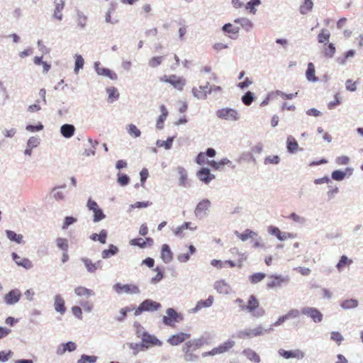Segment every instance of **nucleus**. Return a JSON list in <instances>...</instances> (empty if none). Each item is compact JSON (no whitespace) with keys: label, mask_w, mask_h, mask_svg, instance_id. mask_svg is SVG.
Here are the masks:
<instances>
[{"label":"nucleus","mask_w":363,"mask_h":363,"mask_svg":"<svg viewBox=\"0 0 363 363\" xmlns=\"http://www.w3.org/2000/svg\"><path fill=\"white\" fill-rule=\"evenodd\" d=\"M75 294L79 296L89 297L93 295V291L91 289H86L84 286H77L74 289Z\"/></svg>","instance_id":"obj_42"},{"label":"nucleus","mask_w":363,"mask_h":363,"mask_svg":"<svg viewBox=\"0 0 363 363\" xmlns=\"http://www.w3.org/2000/svg\"><path fill=\"white\" fill-rule=\"evenodd\" d=\"M84 61L81 55H77L75 59L74 71L78 72L79 69L83 67Z\"/></svg>","instance_id":"obj_62"},{"label":"nucleus","mask_w":363,"mask_h":363,"mask_svg":"<svg viewBox=\"0 0 363 363\" xmlns=\"http://www.w3.org/2000/svg\"><path fill=\"white\" fill-rule=\"evenodd\" d=\"M128 133L135 137L138 138L140 135V130L133 124H130L128 127Z\"/></svg>","instance_id":"obj_56"},{"label":"nucleus","mask_w":363,"mask_h":363,"mask_svg":"<svg viewBox=\"0 0 363 363\" xmlns=\"http://www.w3.org/2000/svg\"><path fill=\"white\" fill-rule=\"evenodd\" d=\"M167 316H164L162 318L163 323L167 325L174 327V323L182 319L180 315L173 308H168L167 310Z\"/></svg>","instance_id":"obj_9"},{"label":"nucleus","mask_w":363,"mask_h":363,"mask_svg":"<svg viewBox=\"0 0 363 363\" xmlns=\"http://www.w3.org/2000/svg\"><path fill=\"white\" fill-rule=\"evenodd\" d=\"M315 70L314 65L312 62H309L308 64V68L306 73L307 79L311 82L317 81L318 78L315 77Z\"/></svg>","instance_id":"obj_35"},{"label":"nucleus","mask_w":363,"mask_h":363,"mask_svg":"<svg viewBox=\"0 0 363 363\" xmlns=\"http://www.w3.org/2000/svg\"><path fill=\"white\" fill-rule=\"evenodd\" d=\"M254 100L253 94L251 91H247L242 97V103L246 105L249 106L252 104V102Z\"/></svg>","instance_id":"obj_55"},{"label":"nucleus","mask_w":363,"mask_h":363,"mask_svg":"<svg viewBox=\"0 0 363 363\" xmlns=\"http://www.w3.org/2000/svg\"><path fill=\"white\" fill-rule=\"evenodd\" d=\"M118 251V249L116 246L111 245L108 249L102 251L101 255L104 259H106L116 255Z\"/></svg>","instance_id":"obj_44"},{"label":"nucleus","mask_w":363,"mask_h":363,"mask_svg":"<svg viewBox=\"0 0 363 363\" xmlns=\"http://www.w3.org/2000/svg\"><path fill=\"white\" fill-rule=\"evenodd\" d=\"M235 233L242 241H246L247 239L252 238L254 236L257 235V233L255 232L250 229L245 230L242 233H240L237 231Z\"/></svg>","instance_id":"obj_37"},{"label":"nucleus","mask_w":363,"mask_h":363,"mask_svg":"<svg viewBox=\"0 0 363 363\" xmlns=\"http://www.w3.org/2000/svg\"><path fill=\"white\" fill-rule=\"evenodd\" d=\"M190 337L191 335L189 333L181 332L169 337L167 342L172 346H176L185 342Z\"/></svg>","instance_id":"obj_13"},{"label":"nucleus","mask_w":363,"mask_h":363,"mask_svg":"<svg viewBox=\"0 0 363 363\" xmlns=\"http://www.w3.org/2000/svg\"><path fill=\"white\" fill-rule=\"evenodd\" d=\"M242 311H245L254 318H260L265 314V310L261 306L259 299L252 294L245 305L240 306Z\"/></svg>","instance_id":"obj_1"},{"label":"nucleus","mask_w":363,"mask_h":363,"mask_svg":"<svg viewBox=\"0 0 363 363\" xmlns=\"http://www.w3.org/2000/svg\"><path fill=\"white\" fill-rule=\"evenodd\" d=\"M6 234L7 238L11 241H15L17 243H21L22 242L23 236L21 235L16 234L14 231L7 230H6Z\"/></svg>","instance_id":"obj_48"},{"label":"nucleus","mask_w":363,"mask_h":363,"mask_svg":"<svg viewBox=\"0 0 363 363\" xmlns=\"http://www.w3.org/2000/svg\"><path fill=\"white\" fill-rule=\"evenodd\" d=\"M75 132V128L71 124H64L60 128L61 134L66 138L72 137Z\"/></svg>","instance_id":"obj_31"},{"label":"nucleus","mask_w":363,"mask_h":363,"mask_svg":"<svg viewBox=\"0 0 363 363\" xmlns=\"http://www.w3.org/2000/svg\"><path fill=\"white\" fill-rule=\"evenodd\" d=\"M211 206V202L208 199H203L200 201L194 211L195 215L196 217L201 218L204 215L206 214L207 211L208 210Z\"/></svg>","instance_id":"obj_17"},{"label":"nucleus","mask_w":363,"mask_h":363,"mask_svg":"<svg viewBox=\"0 0 363 363\" xmlns=\"http://www.w3.org/2000/svg\"><path fill=\"white\" fill-rule=\"evenodd\" d=\"M21 292L18 289H13L10 291L4 296L5 302L9 305H12L17 303L21 298Z\"/></svg>","instance_id":"obj_19"},{"label":"nucleus","mask_w":363,"mask_h":363,"mask_svg":"<svg viewBox=\"0 0 363 363\" xmlns=\"http://www.w3.org/2000/svg\"><path fill=\"white\" fill-rule=\"evenodd\" d=\"M113 289L117 294H137L140 293L139 287L135 284H121L119 283L113 286Z\"/></svg>","instance_id":"obj_8"},{"label":"nucleus","mask_w":363,"mask_h":363,"mask_svg":"<svg viewBox=\"0 0 363 363\" xmlns=\"http://www.w3.org/2000/svg\"><path fill=\"white\" fill-rule=\"evenodd\" d=\"M162 56L153 57L149 60L148 64L151 67H156L162 63Z\"/></svg>","instance_id":"obj_57"},{"label":"nucleus","mask_w":363,"mask_h":363,"mask_svg":"<svg viewBox=\"0 0 363 363\" xmlns=\"http://www.w3.org/2000/svg\"><path fill=\"white\" fill-rule=\"evenodd\" d=\"M76 344L73 342H68L61 345L57 351V354H63L66 351L72 352L76 350Z\"/></svg>","instance_id":"obj_33"},{"label":"nucleus","mask_w":363,"mask_h":363,"mask_svg":"<svg viewBox=\"0 0 363 363\" xmlns=\"http://www.w3.org/2000/svg\"><path fill=\"white\" fill-rule=\"evenodd\" d=\"M160 81L172 84L176 89L182 91L186 84L184 79L175 74L170 76L164 75L160 78Z\"/></svg>","instance_id":"obj_7"},{"label":"nucleus","mask_w":363,"mask_h":363,"mask_svg":"<svg viewBox=\"0 0 363 363\" xmlns=\"http://www.w3.org/2000/svg\"><path fill=\"white\" fill-rule=\"evenodd\" d=\"M313 3L312 0H304L303 4L300 6V12L302 14H306L313 9Z\"/></svg>","instance_id":"obj_46"},{"label":"nucleus","mask_w":363,"mask_h":363,"mask_svg":"<svg viewBox=\"0 0 363 363\" xmlns=\"http://www.w3.org/2000/svg\"><path fill=\"white\" fill-rule=\"evenodd\" d=\"M213 296H210L205 301H199L195 308V310L198 311L201 309L202 308L205 307H209L213 304Z\"/></svg>","instance_id":"obj_49"},{"label":"nucleus","mask_w":363,"mask_h":363,"mask_svg":"<svg viewBox=\"0 0 363 363\" xmlns=\"http://www.w3.org/2000/svg\"><path fill=\"white\" fill-rule=\"evenodd\" d=\"M11 256H12V258L14 260V262L18 266H21L27 269L32 268L33 264H32L31 261L30 259H28V258H21L16 252H13Z\"/></svg>","instance_id":"obj_20"},{"label":"nucleus","mask_w":363,"mask_h":363,"mask_svg":"<svg viewBox=\"0 0 363 363\" xmlns=\"http://www.w3.org/2000/svg\"><path fill=\"white\" fill-rule=\"evenodd\" d=\"M243 354L252 362L255 363H259L260 362L259 356L251 349L245 350L243 351Z\"/></svg>","instance_id":"obj_39"},{"label":"nucleus","mask_w":363,"mask_h":363,"mask_svg":"<svg viewBox=\"0 0 363 363\" xmlns=\"http://www.w3.org/2000/svg\"><path fill=\"white\" fill-rule=\"evenodd\" d=\"M352 263V260L349 259L347 256L345 255H342L338 263L336 265V267L337 269V270L339 272H341L342 270H343V269L346 267V266H349Z\"/></svg>","instance_id":"obj_36"},{"label":"nucleus","mask_w":363,"mask_h":363,"mask_svg":"<svg viewBox=\"0 0 363 363\" xmlns=\"http://www.w3.org/2000/svg\"><path fill=\"white\" fill-rule=\"evenodd\" d=\"M65 0H55V9L53 16L54 17L58 20L62 21L63 18L62 11L65 7Z\"/></svg>","instance_id":"obj_21"},{"label":"nucleus","mask_w":363,"mask_h":363,"mask_svg":"<svg viewBox=\"0 0 363 363\" xmlns=\"http://www.w3.org/2000/svg\"><path fill=\"white\" fill-rule=\"evenodd\" d=\"M279 354L285 359L296 358L301 359L304 357V352L300 350L286 351L283 349H280Z\"/></svg>","instance_id":"obj_16"},{"label":"nucleus","mask_w":363,"mask_h":363,"mask_svg":"<svg viewBox=\"0 0 363 363\" xmlns=\"http://www.w3.org/2000/svg\"><path fill=\"white\" fill-rule=\"evenodd\" d=\"M352 173V169L347 168L345 172L340 170H335L332 173V178L335 181H342L345 179L347 174L349 176Z\"/></svg>","instance_id":"obj_32"},{"label":"nucleus","mask_w":363,"mask_h":363,"mask_svg":"<svg viewBox=\"0 0 363 363\" xmlns=\"http://www.w3.org/2000/svg\"><path fill=\"white\" fill-rule=\"evenodd\" d=\"M108 93V101L113 103L119 98V93L115 87H109L106 89Z\"/></svg>","instance_id":"obj_40"},{"label":"nucleus","mask_w":363,"mask_h":363,"mask_svg":"<svg viewBox=\"0 0 363 363\" xmlns=\"http://www.w3.org/2000/svg\"><path fill=\"white\" fill-rule=\"evenodd\" d=\"M173 143V138H168L167 140H159L157 144L160 147H164L165 149H170Z\"/></svg>","instance_id":"obj_58"},{"label":"nucleus","mask_w":363,"mask_h":363,"mask_svg":"<svg viewBox=\"0 0 363 363\" xmlns=\"http://www.w3.org/2000/svg\"><path fill=\"white\" fill-rule=\"evenodd\" d=\"M206 157H207L204 152H200L196 158V162L200 165L207 164L216 170L219 169L222 166L230 162L228 159H223L219 162H216L215 160H208Z\"/></svg>","instance_id":"obj_4"},{"label":"nucleus","mask_w":363,"mask_h":363,"mask_svg":"<svg viewBox=\"0 0 363 363\" xmlns=\"http://www.w3.org/2000/svg\"><path fill=\"white\" fill-rule=\"evenodd\" d=\"M161 258L165 263L170 262L173 259V254L168 245L164 244L161 250Z\"/></svg>","instance_id":"obj_27"},{"label":"nucleus","mask_w":363,"mask_h":363,"mask_svg":"<svg viewBox=\"0 0 363 363\" xmlns=\"http://www.w3.org/2000/svg\"><path fill=\"white\" fill-rule=\"evenodd\" d=\"M195 252V247L191 245L189 246V252L179 255L178 260L181 262H186L190 259V255H194Z\"/></svg>","instance_id":"obj_38"},{"label":"nucleus","mask_w":363,"mask_h":363,"mask_svg":"<svg viewBox=\"0 0 363 363\" xmlns=\"http://www.w3.org/2000/svg\"><path fill=\"white\" fill-rule=\"evenodd\" d=\"M223 30L229 33L231 38L235 39L238 35L240 28L234 26L231 23H226L223 26Z\"/></svg>","instance_id":"obj_30"},{"label":"nucleus","mask_w":363,"mask_h":363,"mask_svg":"<svg viewBox=\"0 0 363 363\" xmlns=\"http://www.w3.org/2000/svg\"><path fill=\"white\" fill-rule=\"evenodd\" d=\"M97 357L96 356H89L83 354L81 358L78 360L77 363H95Z\"/></svg>","instance_id":"obj_53"},{"label":"nucleus","mask_w":363,"mask_h":363,"mask_svg":"<svg viewBox=\"0 0 363 363\" xmlns=\"http://www.w3.org/2000/svg\"><path fill=\"white\" fill-rule=\"evenodd\" d=\"M234 22L235 23H240L242 28L246 30H249L252 28V23L246 18H236Z\"/></svg>","instance_id":"obj_45"},{"label":"nucleus","mask_w":363,"mask_h":363,"mask_svg":"<svg viewBox=\"0 0 363 363\" xmlns=\"http://www.w3.org/2000/svg\"><path fill=\"white\" fill-rule=\"evenodd\" d=\"M203 342L201 339H195L186 342L182 346L184 359L186 362H195L198 359V355L194 352L201 347Z\"/></svg>","instance_id":"obj_2"},{"label":"nucleus","mask_w":363,"mask_h":363,"mask_svg":"<svg viewBox=\"0 0 363 363\" xmlns=\"http://www.w3.org/2000/svg\"><path fill=\"white\" fill-rule=\"evenodd\" d=\"M98 63L95 64L96 71L99 75L106 76L112 80H116L118 77L117 74L108 68L99 67Z\"/></svg>","instance_id":"obj_25"},{"label":"nucleus","mask_w":363,"mask_h":363,"mask_svg":"<svg viewBox=\"0 0 363 363\" xmlns=\"http://www.w3.org/2000/svg\"><path fill=\"white\" fill-rule=\"evenodd\" d=\"M57 245L59 248L62 249L65 252H67L68 250V242L67 240L62 238H59L56 240Z\"/></svg>","instance_id":"obj_54"},{"label":"nucleus","mask_w":363,"mask_h":363,"mask_svg":"<svg viewBox=\"0 0 363 363\" xmlns=\"http://www.w3.org/2000/svg\"><path fill=\"white\" fill-rule=\"evenodd\" d=\"M161 304L151 299L143 301L140 306L135 310V315H139L144 311H155L160 309Z\"/></svg>","instance_id":"obj_5"},{"label":"nucleus","mask_w":363,"mask_h":363,"mask_svg":"<svg viewBox=\"0 0 363 363\" xmlns=\"http://www.w3.org/2000/svg\"><path fill=\"white\" fill-rule=\"evenodd\" d=\"M358 306V301L356 299H347L342 302L341 306L344 309H351Z\"/></svg>","instance_id":"obj_50"},{"label":"nucleus","mask_w":363,"mask_h":363,"mask_svg":"<svg viewBox=\"0 0 363 363\" xmlns=\"http://www.w3.org/2000/svg\"><path fill=\"white\" fill-rule=\"evenodd\" d=\"M298 147L297 141L292 136H289L287 138V150L289 152H295Z\"/></svg>","instance_id":"obj_41"},{"label":"nucleus","mask_w":363,"mask_h":363,"mask_svg":"<svg viewBox=\"0 0 363 363\" xmlns=\"http://www.w3.org/2000/svg\"><path fill=\"white\" fill-rule=\"evenodd\" d=\"M198 178L205 182L206 184H208L211 180L215 179V176L211 174L210 170L207 168H202L197 172Z\"/></svg>","instance_id":"obj_22"},{"label":"nucleus","mask_w":363,"mask_h":363,"mask_svg":"<svg viewBox=\"0 0 363 363\" xmlns=\"http://www.w3.org/2000/svg\"><path fill=\"white\" fill-rule=\"evenodd\" d=\"M289 279L281 274H273L268 275L266 283L267 289H274L281 287L284 284H287Z\"/></svg>","instance_id":"obj_3"},{"label":"nucleus","mask_w":363,"mask_h":363,"mask_svg":"<svg viewBox=\"0 0 363 363\" xmlns=\"http://www.w3.org/2000/svg\"><path fill=\"white\" fill-rule=\"evenodd\" d=\"M263 334L262 327L259 326L252 330H241L238 333V337L241 339L250 338L252 337L259 336Z\"/></svg>","instance_id":"obj_14"},{"label":"nucleus","mask_w":363,"mask_h":363,"mask_svg":"<svg viewBox=\"0 0 363 363\" xmlns=\"http://www.w3.org/2000/svg\"><path fill=\"white\" fill-rule=\"evenodd\" d=\"M261 4L260 0H250L245 5V9L250 10V12L252 14H255L257 10L255 6H259Z\"/></svg>","instance_id":"obj_51"},{"label":"nucleus","mask_w":363,"mask_h":363,"mask_svg":"<svg viewBox=\"0 0 363 363\" xmlns=\"http://www.w3.org/2000/svg\"><path fill=\"white\" fill-rule=\"evenodd\" d=\"M208 89V83L206 86H200L199 88H194L192 93L195 97L199 99H204L206 98Z\"/></svg>","instance_id":"obj_28"},{"label":"nucleus","mask_w":363,"mask_h":363,"mask_svg":"<svg viewBox=\"0 0 363 363\" xmlns=\"http://www.w3.org/2000/svg\"><path fill=\"white\" fill-rule=\"evenodd\" d=\"M336 52V48L333 43L325 44L323 53L327 58H332Z\"/></svg>","instance_id":"obj_34"},{"label":"nucleus","mask_w":363,"mask_h":363,"mask_svg":"<svg viewBox=\"0 0 363 363\" xmlns=\"http://www.w3.org/2000/svg\"><path fill=\"white\" fill-rule=\"evenodd\" d=\"M179 184L186 186L187 184V174L184 169L179 168Z\"/></svg>","instance_id":"obj_52"},{"label":"nucleus","mask_w":363,"mask_h":363,"mask_svg":"<svg viewBox=\"0 0 363 363\" xmlns=\"http://www.w3.org/2000/svg\"><path fill=\"white\" fill-rule=\"evenodd\" d=\"M216 116L220 119L230 121H236L240 118V114L238 111L230 108L218 109L216 111Z\"/></svg>","instance_id":"obj_6"},{"label":"nucleus","mask_w":363,"mask_h":363,"mask_svg":"<svg viewBox=\"0 0 363 363\" xmlns=\"http://www.w3.org/2000/svg\"><path fill=\"white\" fill-rule=\"evenodd\" d=\"M330 337L333 341L336 342L338 345H340L341 342L343 340V337L338 332H333L331 333Z\"/></svg>","instance_id":"obj_64"},{"label":"nucleus","mask_w":363,"mask_h":363,"mask_svg":"<svg viewBox=\"0 0 363 363\" xmlns=\"http://www.w3.org/2000/svg\"><path fill=\"white\" fill-rule=\"evenodd\" d=\"M230 252L232 253H235L239 255L238 262V263H235V262L231 261V260H226L224 262V264H227L231 268L235 267L236 266H238L240 268L242 267L243 261L246 259V257L245 256V255L239 252L238 249L236 247L232 248L230 250Z\"/></svg>","instance_id":"obj_18"},{"label":"nucleus","mask_w":363,"mask_h":363,"mask_svg":"<svg viewBox=\"0 0 363 363\" xmlns=\"http://www.w3.org/2000/svg\"><path fill=\"white\" fill-rule=\"evenodd\" d=\"M214 289L220 294H228L230 291V287L224 280H219L215 282Z\"/></svg>","instance_id":"obj_26"},{"label":"nucleus","mask_w":363,"mask_h":363,"mask_svg":"<svg viewBox=\"0 0 363 363\" xmlns=\"http://www.w3.org/2000/svg\"><path fill=\"white\" fill-rule=\"evenodd\" d=\"M301 313L310 317L315 323H320L323 320V314L315 308H303Z\"/></svg>","instance_id":"obj_11"},{"label":"nucleus","mask_w":363,"mask_h":363,"mask_svg":"<svg viewBox=\"0 0 363 363\" xmlns=\"http://www.w3.org/2000/svg\"><path fill=\"white\" fill-rule=\"evenodd\" d=\"M130 245L138 246L140 248H145V244L144 242V240L143 238H134L130 240L129 242Z\"/></svg>","instance_id":"obj_59"},{"label":"nucleus","mask_w":363,"mask_h":363,"mask_svg":"<svg viewBox=\"0 0 363 363\" xmlns=\"http://www.w3.org/2000/svg\"><path fill=\"white\" fill-rule=\"evenodd\" d=\"M330 37V33L326 29H322L318 35V41L320 43H325L328 42Z\"/></svg>","instance_id":"obj_47"},{"label":"nucleus","mask_w":363,"mask_h":363,"mask_svg":"<svg viewBox=\"0 0 363 363\" xmlns=\"http://www.w3.org/2000/svg\"><path fill=\"white\" fill-rule=\"evenodd\" d=\"M266 277V274L263 272L254 273L249 277V280L251 284H255L262 281Z\"/></svg>","instance_id":"obj_43"},{"label":"nucleus","mask_w":363,"mask_h":363,"mask_svg":"<svg viewBox=\"0 0 363 363\" xmlns=\"http://www.w3.org/2000/svg\"><path fill=\"white\" fill-rule=\"evenodd\" d=\"M268 232L277 238L278 240L283 241L287 239L294 238L295 234L291 233H282L277 227L270 225L268 227Z\"/></svg>","instance_id":"obj_12"},{"label":"nucleus","mask_w":363,"mask_h":363,"mask_svg":"<svg viewBox=\"0 0 363 363\" xmlns=\"http://www.w3.org/2000/svg\"><path fill=\"white\" fill-rule=\"evenodd\" d=\"M143 342L147 346H161L162 342L155 336L144 333L143 337Z\"/></svg>","instance_id":"obj_23"},{"label":"nucleus","mask_w":363,"mask_h":363,"mask_svg":"<svg viewBox=\"0 0 363 363\" xmlns=\"http://www.w3.org/2000/svg\"><path fill=\"white\" fill-rule=\"evenodd\" d=\"M87 207L94 212V222H99L105 218V215L96 201L89 199L87 202Z\"/></svg>","instance_id":"obj_10"},{"label":"nucleus","mask_w":363,"mask_h":363,"mask_svg":"<svg viewBox=\"0 0 363 363\" xmlns=\"http://www.w3.org/2000/svg\"><path fill=\"white\" fill-rule=\"evenodd\" d=\"M280 161V159L278 155H272L269 156L265 158L264 160V164H277Z\"/></svg>","instance_id":"obj_61"},{"label":"nucleus","mask_w":363,"mask_h":363,"mask_svg":"<svg viewBox=\"0 0 363 363\" xmlns=\"http://www.w3.org/2000/svg\"><path fill=\"white\" fill-rule=\"evenodd\" d=\"M235 345V342L233 340H228L217 347H214L212 350L208 352L209 355H215L217 354L224 353L228 352Z\"/></svg>","instance_id":"obj_15"},{"label":"nucleus","mask_w":363,"mask_h":363,"mask_svg":"<svg viewBox=\"0 0 363 363\" xmlns=\"http://www.w3.org/2000/svg\"><path fill=\"white\" fill-rule=\"evenodd\" d=\"M133 309H134L133 307V308L126 307V308H121V311H120L121 316L117 318V320L118 321L123 320L125 319V318L126 317V315H127V313L133 311Z\"/></svg>","instance_id":"obj_63"},{"label":"nucleus","mask_w":363,"mask_h":363,"mask_svg":"<svg viewBox=\"0 0 363 363\" xmlns=\"http://www.w3.org/2000/svg\"><path fill=\"white\" fill-rule=\"evenodd\" d=\"M83 262L84 263V265L86 266V268L87 270L91 272L94 273L98 269L101 268V262L98 261L96 262H92V261L88 258H84L82 259Z\"/></svg>","instance_id":"obj_29"},{"label":"nucleus","mask_w":363,"mask_h":363,"mask_svg":"<svg viewBox=\"0 0 363 363\" xmlns=\"http://www.w3.org/2000/svg\"><path fill=\"white\" fill-rule=\"evenodd\" d=\"M118 182L121 186H125L129 183V177L124 174L118 173Z\"/></svg>","instance_id":"obj_60"},{"label":"nucleus","mask_w":363,"mask_h":363,"mask_svg":"<svg viewBox=\"0 0 363 363\" xmlns=\"http://www.w3.org/2000/svg\"><path fill=\"white\" fill-rule=\"evenodd\" d=\"M55 310L63 315L66 312V307L65 303V300L60 295H56L55 296V303H54Z\"/></svg>","instance_id":"obj_24"}]
</instances>
